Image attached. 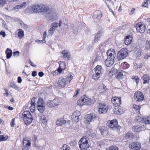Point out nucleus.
<instances>
[{
	"label": "nucleus",
	"mask_w": 150,
	"mask_h": 150,
	"mask_svg": "<svg viewBox=\"0 0 150 150\" xmlns=\"http://www.w3.org/2000/svg\"><path fill=\"white\" fill-rule=\"evenodd\" d=\"M96 102L95 98L93 97L89 99L85 95L83 96L78 101L77 103L79 105H90L91 103L93 104Z\"/></svg>",
	"instance_id": "nucleus-1"
},
{
	"label": "nucleus",
	"mask_w": 150,
	"mask_h": 150,
	"mask_svg": "<svg viewBox=\"0 0 150 150\" xmlns=\"http://www.w3.org/2000/svg\"><path fill=\"white\" fill-rule=\"evenodd\" d=\"M22 118L25 123L27 125L31 123L33 119V115L28 111L23 112Z\"/></svg>",
	"instance_id": "nucleus-2"
},
{
	"label": "nucleus",
	"mask_w": 150,
	"mask_h": 150,
	"mask_svg": "<svg viewBox=\"0 0 150 150\" xmlns=\"http://www.w3.org/2000/svg\"><path fill=\"white\" fill-rule=\"evenodd\" d=\"M88 143V139L86 137L81 138L78 142L81 150H89L90 145Z\"/></svg>",
	"instance_id": "nucleus-3"
},
{
	"label": "nucleus",
	"mask_w": 150,
	"mask_h": 150,
	"mask_svg": "<svg viewBox=\"0 0 150 150\" xmlns=\"http://www.w3.org/2000/svg\"><path fill=\"white\" fill-rule=\"evenodd\" d=\"M61 102L57 98H55L53 100H48L45 103L46 105L48 108H53L59 105Z\"/></svg>",
	"instance_id": "nucleus-4"
},
{
	"label": "nucleus",
	"mask_w": 150,
	"mask_h": 150,
	"mask_svg": "<svg viewBox=\"0 0 150 150\" xmlns=\"http://www.w3.org/2000/svg\"><path fill=\"white\" fill-rule=\"evenodd\" d=\"M49 20L54 21L56 20L58 18V14L57 12L54 10H50L46 13L45 15Z\"/></svg>",
	"instance_id": "nucleus-5"
},
{
	"label": "nucleus",
	"mask_w": 150,
	"mask_h": 150,
	"mask_svg": "<svg viewBox=\"0 0 150 150\" xmlns=\"http://www.w3.org/2000/svg\"><path fill=\"white\" fill-rule=\"evenodd\" d=\"M128 54L127 50L126 48L122 49L117 54V59L118 60L125 58Z\"/></svg>",
	"instance_id": "nucleus-6"
},
{
	"label": "nucleus",
	"mask_w": 150,
	"mask_h": 150,
	"mask_svg": "<svg viewBox=\"0 0 150 150\" xmlns=\"http://www.w3.org/2000/svg\"><path fill=\"white\" fill-rule=\"evenodd\" d=\"M108 126L109 127L113 129H117L119 130L121 128L120 126L117 125V120L114 119L110 121Z\"/></svg>",
	"instance_id": "nucleus-7"
},
{
	"label": "nucleus",
	"mask_w": 150,
	"mask_h": 150,
	"mask_svg": "<svg viewBox=\"0 0 150 150\" xmlns=\"http://www.w3.org/2000/svg\"><path fill=\"white\" fill-rule=\"evenodd\" d=\"M108 109V106L104 103H100L98 105V111L100 113H105Z\"/></svg>",
	"instance_id": "nucleus-8"
},
{
	"label": "nucleus",
	"mask_w": 150,
	"mask_h": 150,
	"mask_svg": "<svg viewBox=\"0 0 150 150\" xmlns=\"http://www.w3.org/2000/svg\"><path fill=\"white\" fill-rule=\"evenodd\" d=\"M136 28L137 32L140 33H143L145 30V25L142 23H138L136 26Z\"/></svg>",
	"instance_id": "nucleus-9"
},
{
	"label": "nucleus",
	"mask_w": 150,
	"mask_h": 150,
	"mask_svg": "<svg viewBox=\"0 0 150 150\" xmlns=\"http://www.w3.org/2000/svg\"><path fill=\"white\" fill-rule=\"evenodd\" d=\"M22 143L23 144L22 146L23 150H28L31 146L30 141L24 138Z\"/></svg>",
	"instance_id": "nucleus-10"
},
{
	"label": "nucleus",
	"mask_w": 150,
	"mask_h": 150,
	"mask_svg": "<svg viewBox=\"0 0 150 150\" xmlns=\"http://www.w3.org/2000/svg\"><path fill=\"white\" fill-rule=\"evenodd\" d=\"M129 147L132 150H138L141 148V145L138 142H133L131 143Z\"/></svg>",
	"instance_id": "nucleus-11"
},
{
	"label": "nucleus",
	"mask_w": 150,
	"mask_h": 150,
	"mask_svg": "<svg viewBox=\"0 0 150 150\" xmlns=\"http://www.w3.org/2000/svg\"><path fill=\"white\" fill-rule=\"evenodd\" d=\"M81 115L80 112L79 111H76L74 112L71 115V119L72 121L78 122L79 120V116Z\"/></svg>",
	"instance_id": "nucleus-12"
},
{
	"label": "nucleus",
	"mask_w": 150,
	"mask_h": 150,
	"mask_svg": "<svg viewBox=\"0 0 150 150\" xmlns=\"http://www.w3.org/2000/svg\"><path fill=\"white\" fill-rule=\"evenodd\" d=\"M96 116L94 114L91 113L88 114L86 117L85 122L86 123L89 124L91 122L95 119Z\"/></svg>",
	"instance_id": "nucleus-13"
},
{
	"label": "nucleus",
	"mask_w": 150,
	"mask_h": 150,
	"mask_svg": "<svg viewBox=\"0 0 150 150\" xmlns=\"http://www.w3.org/2000/svg\"><path fill=\"white\" fill-rule=\"evenodd\" d=\"M111 100L112 103L116 106H118L121 104V103L120 97H118L116 96L112 97Z\"/></svg>",
	"instance_id": "nucleus-14"
},
{
	"label": "nucleus",
	"mask_w": 150,
	"mask_h": 150,
	"mask_svg": "<svg viewBox=\"0 0 150 150\" xmlns=\"http://www.w3.org/2000/svg\"><path fill=\"white\" fill-rule=\"evenodd\" d=\"M108 58L114 59L116 56V54L114 50L113 49L109 50L107 52Z\"/></svg>",
	"instance_id": "nucleus-15"
},
{
	"label": "nucleus",
	"mask_w": 150,
	"mask_h": 150,
	"mask_svg": "<svg viewBox=\"0 0 150 150\" xmlns=\"http://www.w3.org/2000/svg\"><path fill=\"white\" fill-rule=\"evenodd\" d=\"M135 99L138 101H140L143 100L144 98V96L140 91L137 92L134 94Z\"/></svg>",
	"instance_id": "nucleus-16"
},
{
	"label": "nucleus",
	"mask_w": 150,
	"mask_h": 150,
	"mask_svg": "<svg viewBox=\"0 0 150 150\" xmlns=\"http://www.w3.org/2000/svg\"><path fill=\"white\" fill-rule=\"evenodd\" d=\"M68 83V81H67L64 78L61 77L59 78L57 83L59 86L63 88Z\"/></svg>",
	"instance_id": "nucleus-17"
},
{
	"label": "nucleus",
	"mask_w": 150,
	"mask_h": 150,
	"mask_svg": "<svg viewBox=\"0 0 150 150\" xmlns=\"http://www.w3.org/2000/svg\"><path fill=\"white\" fill-rule=\"evenodd\" d=\"M108 90L109 89L106 88V86L103 84H100L99 87V90L100 93H106Z\"/></svg>",
	"instance_id": "nucleus-18"
},
{
	"label": "nucleus",
	"mask_w": 150,
	"mask_h": 150,
	"mask_svg": "<svg viewBox=\"0 0 150 150\" xmlns=\"http://www.w3.org/2000/svg\"><path fill=\"white\" fill-rule=\"evenodd\" d=\"M63 55V57L65 59H67L69 60L71 57V54L70 52L67 50H63L61 53Z\"/></svg>",
	"instance_id": "nucleus-19"
},
{
	"label": "nucleus",
	"mask_w": 150,
	"mask_h": 150,
	"mask_svg": "<svg viewBox=\"0 0 150 150\" xmlns=\"http://www.w3.org/2000/svg\"><path fill=\"white\" fill-rule=\"evenodd\" d=\"M114 62V59L107 58L105 61V64L107 67H110L112 65Z\"/></svg>",
	"instance_id": "nucleus-20"
},
{
	"label": "nucleus",
	"mask_w": 150,
	"mask_h": 150,
	"mask_svg": "<svg viewBox=\"0 0 150 150\" xmlns=\"http://www.w3.org/2000/svg\"><path fill=\"white\" fill-rule=\"evenodd\" d=\"M40 12H47L49 10V8L42 4H40Z\"/></svg>",
	"instance_id": "nucleus-21"
},
{
	"label": "nucleus",
	"mask_w": 150,
	"mask_h": 150,
	"mask_svg": "<svg viewBox=\"0 0 150 150\" xmlns=\"http://www.w3.org/2000/svg\"><path fill=\"white\" fill-rule=\"evenodd\" d=\"M40 4L33 5L31 6V9L35 13L40 12Z\"/></svg>",
	"instance_id": "nucleus-22"
},
{
	"label": "nucleus",
	"mask_w": 150,
	"mask_h": 150,
	"mask_svg": "<svg viewBox=\"0 0 150 150\" xmlns=\"http://www.w3.org/2000/svg\"><path fill=\"white\" fill-rule=\"evenodd\" d=\"M102 32L101 31H99L94 38V42H97L100 39L102 35Z\"/></svg>",
	"instance_id": "nucleus-23"
},
{
	"label": "nucleus",
	"mask_w": 150,
	"mask_h": 150,
	"mask_svg": "<svg viewBox=\"0 0 150 150\" xmlns=\"http://www.w3.org/2000/svg\"><path fill=\"white\" fill-rule=\"evenodd\" d=\"M94 17L98 19L101 18L102 16V14L101 12L99 10L96 11L94 13Z\"/></svg>",
	"instance_id": "nucleus-24"
},
{
	"label": "nucleus",
	"mask_w": 150,
	"mask_h": 150,
	"mask_svg": "<svg viewBox=\"0 0 150 150\" xmlns=\"http://www.w3.org/2000/svg\"><path fill=\"white\" fill-rule=\"evenodd\" d=\"M93 71L96 72H98L101 74L103 73V70L102 69L101 67L99 65H97L93 70Z\"/></svg>",
	"instance_id": "nucleus-25"
},
{
	"label": "nucleus",
	"mask_w": 150,
	"mask_h": 150,
	"mask_svg": "<svg viewBox=\"0 0 150 150\" xmlns=\"http://www.w3.org/2000/svg\"><path fill=\"white\" fill-rule=\"evenodd\" d=\"M132 39L131 35H129L126 36L125 38V42L126 45H128L131 42Z\"/></svg>",
	"instance_id": "nucleus-26"
},
{
	"label": "nucleus",
	"mask_w": 150,
	"mask_h": 150,
	"mask_svg": "<svg viewBox=\"0 0 150 150\" xmlns=\"http://www.w3.org/2000/svg\"><path fill=\"white\" fill-rule=\"evenodd\" d=\"M123 111L120 106L116 107L115 109L114 113L115 114L120 115L123 112Z\"/></svg>",
	"instance_id": "nucleus-27"
},
{
	"label": "nucleus",
	"mask_w": 150,
	"mask_h": 150,
	"mask_svg": "<svg viewBox=\"0 0 150 150\" xmlns=\"http://www.w3.org/2000/svg\"><path fill=\"white\" fill-rule=\"evenodd\" d=\"M144 129L139 126H135L132 127V131L134 132H139L143 130Z\"/></svg>",
	"instance_id": "nucleus-28"
},
{
	"label": "nucleus",
	"mask_w": 150,
	"mask_h": 150,
	"mask_svg": "<svg viewBox=\"0 0 150 150\" xmlns=\"http://www.w3.org/2000/svg\"><path fill=\"white\" fill-rule=\"evenodd\" d=\"M142 78V80H143V84L149 83L150 78L146 74L144 75Z\"/></svg>",
	"instance_id": "nucleus-29"
},
{
	"label": "nucleus",
	"mask_w": 150,
	"mask_h": 150,
	"mask_svg": "<svg viewBox=\"0 0 150 150\" xmlns=\"http://www.w3.org/2000/svg\"><path fill=\"white\" fill-rule=\"evenodd\" d=\"M100 75L99 73L93 71L92 78L95 80H97L100 78Z\"/></svg>",
	"instance_id": "nucleus-30"
},
{
	"label": "nucleus",
	"mask_w": 150,
	"mask_h": 150,
	"mask_svg": "<svg viewBox=\"0 0 150 150\" xmlns=\"http://www.w3.org/2000/svg\"><path fill=\"white\" fill-rule=\"evenodd\" d=\"M39 117L40 122L43 124H45L47 122L46 120L45 119V116L41 114L39 116Z\"/></svg>",
	"instance_id": "nucleus-31"
},
{
	"label": "nucleus",
	"mask_w": 150,
	"mask_h": 150,
	"mask_svg": "<svg viewBox=\"0 0 150 150\" xmlns=\"http://www.w3.org/2000/svg\"><path fill=\"white\" fill-rule=\"evenodd\" d=\"M12 51L9 48H7L6 51V57L7 59L10 58L12 54Z\"/></svg>",
	"instance_id": "nucleus-32"
},
{
	"label": "nucleus",
	"mask_w": 150,
	"mask_h": 150,
	"mask_svg": "<svg viewBox=\"0 0 150 150\" xmlns=\"http://www.w3.org/2000/svg\"><path fill=\"white\" fill-rule=\"evenodd\" d=\"M66 122L65 120L62 119H58L57 121V125L60 126L65 124Z\"/></svg>",
	"instance_id": "nucleus-33"
},
{
	"label": "nucleus",
	"mask_w": 150,
	"mask_h": 150,
	"mask_svg": "<svg viewBox=\"0 0 150 150\" xmlns=\"http://www.w3.org/2000/svg\"><path fill=\"white\" fill-rule=\"evenodd\" d=\"M45 106L44 103L42 98H40L38 100L37 106Z\"/></svg>",
	"instance_id": "nucleus-34"
},
{
	"label": "nucleus",
	"mask_w": 150,
	"mask_h": 150,
	"mask_svg": "<svg viewBox=\"0 0 150 150\" xmlns=\"http://www.w3.org/2000/svg\"><path fill=\"white\" fill-rule=\"evenodd\" d=\"M86 133L87 136L91 137L92 138H94L96 136L95 134L92 131L88 130L86 132Z\"/></svg>",
	"instance_id": "nucleus-35"
},
{
	"label": "nucleus",
	"mask_w": 150,
	"mask_h": 150,
	"mask_svg": "<svg viewBox=\"0 0 150 150\" xmlns=\"http://www.w3.org/2000/svg\"><path fill=\"white\" fill-rule=\"evenodd\" d=\"M142 122H144L146 124H150V117L142 118Z\"/></svg>",
	"instance_id": "nucleus-36"
},
{
	"label": "nucleus",
	"mask_w": 150,
	"mask_h": 150,
	"mask_svg": "<svg viewBox=\"0 0 150 150\" xmlns=\"http://www.w3.org/2000/svg\"><path fill=\"white\" fill-rule=\"evenodd\" d=\"M126 139L128 138L133 139L134 138V136L133 133L131 132L127 133L125 136Z\"/></svg>",
	"instance_id": "nucleus-37"
},
{
	"label": "nucleus",
	"mask_w": 150,
	"mask_h": 150,
	"mask_svg": "<svg viewBox=\"0 0 150 150\" xmlns=\"http://www.w3.org/2000/svg\"><path fill=\"white\" fill-rule=\"evenodd\" d=\"M121 67L123 69H125L128 68L129 67V64H128L126 62H124L121 64Z\"/></svg>",
	"instance_id": "nucleus-38"
},
{
	"label": "nucleus",
	"mask_w": 150,
	"mask_h": 150,
	"mask_svg": "<svg viewBox=\"0 0 150 150\" xmlns=\"http://www.w3.org/2000/svg\"><path fill=\"white\" fill-rule=\"evenodd\" d=\"M133 107L135 111L138 113H140V107L134 104L133 105Z\"/></svg>",
	"instance_id": "nucleus-39"
},
{
	"label": "nucleus",
	"mask_w": 150,
	"mask_h": 150,
	"mask_svg": "<svg viewBox=\"0 0 150 150\" xmlns=\"http://www.w3.org/2000/svg\"><path fill=\"white\" fill-rule=\"evenodd\" d=\"M149 0H144L142 3V6L143 7H148L149 4Z\"/></svg>",
	"instance_id": "nucleus-40"
},
{
	"label": "nucleus",
	"mask_w": 150,
	"mask_h": 150,
	"mask_svg": "<svg viewBox=\"0 0 150 150\" xmlns=\"http://www.w3.org/2000/svg\"><path fill=\"white\" fill-rule=\"evenodd\" d=\"M124 72L123 71H119L117 76V78L119 79H122L124 75L123 74V73Z\"/></svg>",
	"instance_id": "nucleus-41"
},
{
	"label": "nucleus",
	"mask_w": 150,
	"mask_h": 150,
	"mask_svg": "<svg viewBox=\"0 0 150 150\" xmlns=\"http://www.w3.org/2000/svg\"><path fill=\"white\" fill-rule=\"evenodd\" d=\"M8 136L7 135H6L4 136L3 135H0V141L2 142L6 141L8 139Z\"/></svg>",
	"instance_id": "nucleus-42"
},
{
	"label": "nucleus",
	"mask_w": 150,
	"mask_h": 150,
	"mask_svg": "<svg viewBox=\"0 0 150 150\" xmlns=\"http://www.w3.org/2000/svg\"><path fill=\"white\" fill-rule=\"evenodd\" d=\"M73 78V76L72 75L70 74H67V81H68V83H69Z\"/></svg>",
	"instance_id": "nucleus-43"
},
{
	"label": "nucleus",
	"mask_w": 150,
	"mask_h": 150,
	"mask_svg": "<svg viewBox=\"0 0 150 150\" xmlns=\"http://www.w3.org/2000/svg\"><path fill=\"white\" fill-rule=\"evenodd\" d=\"M37 109L40 112H43L45 109V106H37Z\"/></svg>",
	"instance_id": "nucleus-44"
},
{
	"label": "nucleus",
	"mask_w": 150,
	"mask_h": 150,
	"mask_svg": "<svg viewBox=\"0 0 150 150\" xmlns=\"http://www.w3.org/2000/svg\"><path fill=\"white\" fill-rule=\"evenodd\" d=\"M145 48L148 50L150 48V41L147 40L145 45Z\"/></svg>",
	"instance_id": "nucleus-45"
},
{
	"label": "nucleus",
	"mask_w": 150,
	"mask_h": 150,
	"mask_svg": "<svg viewBox=\"0 0 150 150\" xmlns=\"http://www.w3.org/2000/svg\"><path fill=\"white\" fill-rule=\"evenodd\" d=\"M69 144L71 146H74L76 145L77 142L75 140H72L70 142Z\"/></svg>",
	"instance_id": "nucleus-46"
},
{
	"label": "nucleus",
	"mask_w": 150,
	"mask_h": 150,
	"mask_svg": "<svg viewBox=\"0 0 150 150\" xmlns=\"http://www.w3.org/2000/svg\"><path fill=\"white\" fill-rule=\"evenodd\" d=\"M59 25L58 23L55 22L51 24V26H52L56 29L59 26Z\"/></svg>",
	"instance_id": "nucleus-47"
},
{
	"label": "nucleus",
	"mask_w": 150,
	"mask_h": 150,
	"mask_svg": "<svg viewBox=\"0 0 150 150\" xmlns=\"http://www.w3.org/2000/svg\"><path fill=\"white\" fill-rule=\"evenodd\" d=\"M10 87L16 89H17L18 88L17 85L13 82H11L10 83Z\"/></svg>",
	"instance_id": "nucleus-48"
},
{
	"label": "nucleus",
	"mask_w": 150,
	"mask_h": 150,
	"mask_svg": "<svg viewBox=\"0 0 150 150\" xmlns=\"http://www.w3.org/2000/svg\"><path fill=\"white\" fill-rule=\"evenodd\" d=\"M55 30V28L52 26H51L50 28L48 30V33L50 34H51L52 35L54 33Z\"/></svg>",
	"instance_id": "nucleus-49"
},
{
	"label": "nucleus",
	"mask_w": 150,
	"mask_h": 150,
	"mask_svg": "<svg viewBox=\"0 0 150 150\" xmlns=\"http://www.w3.org/2000/svg\"><path fill=\"white\" fill-rule=\"evenodd\" d=\"M132 79L134 81L136 82L137 83L139 81V79L137 76H133Z\"/></svg>",
	"instance_id": "nucleus-50"
},
{
	"label": "nucleus",
	"mask_w": 150,
	"mask_h": 150,
	"mask_svg": "<svg viewBox=\"0 0 150 150\" xmlns=\"http://www.w3.org/2000/svg\"><path fill=\"white\" fill-rule=\"evenodd\" d=\"M6 0H0V6L3 7L6 4Z\"/></svg>",
	"instance_id": "nucleus-51"
},
{
	"label": "nucleus",
	"mask_w": 150,
	"mask_h": 150,
	"mask_svg": "<svg viewBox=\"0 0 150 150\" xmlns=\"http://www.w3.org/2000/svg\"><path fill=\"white\" fill-rule=\"evenodd\" d=\"M106 150H118V148L116 146H112L107 148Z\"/></svg>",
	"instance_id": "nucleus-52"
},
{
	"label": "nucleus",
	"mask_w": 150,
	"mask_h": 150,
	"mask_svg": "<svg viewBox=\"0 0 150 150\" xmlns=\"http://www.w3.org/2000/svg\"><path fill=\"white\" fill-rule=\"evenodd\" d=\"M18 35L19 37H23L24 35L23 31L22 30H21L20 31L18 32Z\"/></svg>",
	"instance_id": "nucleus-53"
},
{
	"label": "nucleus",
	"mask_w": 150,
	"mask_h": 150,
	"mask_svg": "<svg viewBox=\"0 0 150 150\" xmlns=\"http://www.w3.org/2000/svg\"><path fill=\"white\" fill-rule=\"evenodd\" d=\"M62 150H70V149L67 145L65 144L63 146Z\"/></svg>",
	"instance_id": "nucleus-54"
},
{
	"label": "nucleus",
	"mask_w": 150,
	"mask_h": 150,
	"mask_svg": "<svg viewBox=\"0 0 150 150\" xmlns=\"http://www.w3.org/2000/svg\"><path fill=\"white\" fill-rule=\"evenodd\" d=\"M27 5V4L26 2H24L21 4L20 5H18L19 7L20 8V9L23 8H24Z\"/></svg>",
	"instance_id": "nucleus-55"
},
{
	"label": "nucleus",
	"mask_w": 150,
	"mask_h": 150,
	"mask_svg": "<svg viewBox=\"0 0 150 150\" xmlns=\"http://www.w3.org/2000/svg\"><path fill=\"white\" fill-rule=\"evenodd\" d=\"M143 56V58L145 59L146 60L150 58V54L149 53L145 54Z\"/></svg>",
	"instance_id": "nucleus-56"
},
{
	"label": "nucleus",
	"mask_w": 150,
	"mask_h": 150,
	"mask_svg": "<svg viewBox=\"0 0 150 150\" xmlns=\"http://www.w3.org/2000/svg\"><path fill=\"white\" fill-rule=\"evenodd\" d=\"M35 109V104H31L30 109L32 112H33Z\"/></svg>",
	"instance_id": "nucleus-57"
},
{
	"label": "nucleus",
	"mask_w": 150,
	"mask_h": 150,
	"mask_svg": "<svg viewBox=\"0 0 150 150\" xmlns=\"http://www.w3.org/2000/svg\"><path fill=\"white\" fill-rule=\"evenodd\" d=\"M13 55L14 57H17L19 55V52L18 51H16L13 52Z\"/></svg>",
	"instance_id": "nucleus-58"
},
{
	"label": "nucleus",
	"mask_w": 150,
	"mask_h": 150,
	"mask_svg": "<svg viewBox=\"0 0 150 150\" xmlns=\"http://www.w3.org/2000/svg\"><path fill=\"white\" fill-rule=\"evenodd\" d=\"M5 91V93L3 94L4 96L8 97L9 96L8 91V90L6 88H5L4 89Z\"/></svg>",
	"instance_id": "nucleus-59"
},
{
	"label": "nucleus",
	"mask_w": 150,
	"mask_h": 150,
	"mask_svg": "<svg viewBox=\"0 0 150 150\" xmlns=\"http://www.w3.org/2000/svg\"><path fill=\"white\" fill-rule=\"evenodd\" d=\"M15 118L13 119L11 121V122L10 123V125H11V126L12 127H13L15 125Z\"/></svg>",
	"instance_id": "nucleus-60"
},
{
	"label": "nucleus",
	"mask_w": 150,
	"mask_h": 150,
	"mask_svg": "<svg viewBox=\"0 0 150 150\" xmlns=\"http://www.w3.org/2000/svg\"><path fill=\"white\" fill-rule=\"evenodd\" d=\"M20 9L18 5H17L13 8V10L16 11H18Z\"/></svg>",
	"instance_id": "nucleus-61"
},
{
	"label": "nucleus",
	"mask_w": 150,
	"mask_h": 150,
	"mask_svg": "<svg viewBox=\"0 0 150 150\" xmlns=\"http://www.w3.org/2000/svg\"><path fill=\"white\" fill-rule=\"evenodd\" d=\"M35 98L33 97L31 99L30 104H35Z\"/></svg>",
	"instance_id": "nucleus-62"
},
{
	"label": "nucleus",
	"mask_w": 150,
	"mask_h": 150,
	"mask_svg": "<svg viewBox=\"0 0 150 150\" xmlns=\"http://www.w3.org/2000/svg\"><path fill=\"white\" fill-rule=\"evenodd\" d=\"M58 72L60 73H61L62 71V69L61 68V64H59V67L57 69Z\"/></svg>",
	"instance_id": "nucleus-63"
},
{
	"label": "nucleus",
	"mask_w": 150,
	"mask_h": 150,
	"mask_svg": "<svg viewBox=\"0 0 150 150\" xmlns=\"http://www.w3.org/2000/svg\"><path fill=\"white\" fill-rule=\"evenodd\" d=\"M28 63L32 66L33 67L35 66V64L33 62H32L30 60H29Z\"/></svg>",
	"instance_id": "nucleus-64"
}]
</instances>
